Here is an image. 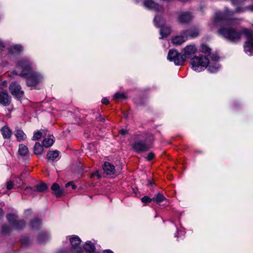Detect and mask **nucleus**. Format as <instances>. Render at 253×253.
Listing matches in <instances>:
<instances>
[{"label": "nucleus", "instance_id": "obj_1", "mask_svg": "<svg viewBox=\"0 0 253 253\" xmlns=\"http://www.w3.org/2000/svg\"><path fill=\"white\" fill-rule=\"evenodd\" d=\"M192 69L200 72L208 67V70L211 73H215L220 69V65L216 62H210L209 58L206 56H194L191 59Z\"/></svg>", "mask_w": 253, "mask_h": 253}, {"label": "nucleus", "instance_id": "obj_2", "mask_svg": "<svg viewBox=\"0 0 253 253\" xmlns=\"http://www.w3.org/2000/svg\"><path fill=\"white\" fill-rule=\"evenodd\" d=\"M217 34L229 42L235 43L236 41H240L243 33V29L237 31L235 28L232 27H221L217 31Z\"/></svg>", "mask_w": 253, "mask_h": 253}, {"label": "nucleus", "instance_id": "obj_3", "mask_svg": "<svg viewBox=\"0 0 253 253\" xmlns=\"http://www.w3.org/2000/svg\"><path fill=\"white\" fill-rule=\"evenodd\" d=\"M244 35L247 40L244 43V50L246 53L253 55V35L251 30L247 28H243Z\"/></svg>", "mask_w": 253, "mask_h": 253}, {"label": "nucleus", "instance_id": "obj_4", "mask_svg": "<svg viewBox=\"0 0 253 253\" xmlns=\"http://www.w3.org/2000/svg\"><path fill=\"white\" fill-rule=\"evenodd\" d=\"M234 14V11L229 10L228 8H225L223 12H218L215 13L214 22L215 23H220L232 21L233 20L232 17Z\"/></svg>", "mask_w": 253, "mask_h": 253}, {"label": "nucleus", "instance_id": "obj_5", "mask_svg": "<svg viewBox=\"0 0 253 253\" xmlns=\"http://www.w3.org/2000/svg\"><path fill=\"white\" fill-rule=\"evenodd\" d=\"M167 58L170 61H173L176 65H181L185 61L183 54L175 49L169 50Z\"/></svg>", "mask_w": 253, "mask_h": 253}, {"label": "nucleus", "instance_id": "obj_6", "mask_svg": "<svg viewBox=\"0 0 253 253\" xmlns=\"http://www.w3.org/2000/svg\"><path fill=\"white\" fill-rule=\"evenodd\" d=\"M9 90L13 97L17 100H21L24 97V92L16 82H13L10 84Z\"/></svg>", "mask_w": 253, "mask_h": 253}, {"label": "nucleus", "instance_id": "obj_7", "mask_svg": "<svg viewBox=\"0 0 253 253\" xmlns=\"http://www.w3.org/2000/svg\"><path fill=\"white\" fill-rule=\"evenodd\" d=\"M17 67L20 68L21 72L19 74L21 77H26L30 75L32 71V67L29 62L26 60L18 61L16 64Z\"/></svg>", "mask_w": 253, "mask_h": 253}, {"label": "nucleus", "instance_id": "obj_8", "mask_svg": "<svg viewBox=\"0 0 253 253\" xmlns=\"http://www.w3.org/2000/svg\"><path fill=\"white\" fill-rule=\"evenodd\" d=\"M6 218L13 228H21L25 225V222L23 220L18 221L17 216L14 214H8Z\"/></svg>", "mask_w": 253, "mask_h": 253}, {"label": "nucleus", "instance_id": "obj_9", "mask_svg": "<svg viewBox=\"0 0 253 253\" xmlns=\"http://www.w3.org/2000/svg\"><path fill=\"white\" fill-rule=\"evenodd\" d=\"M144 5L148 9L154 10L156 12H161L163 10V7L153 0H145Z\"/></svg>", "mask_w": 253, "mask_h": 253}, {"label": "nucleus", "instance_id": "obj_10", "mask_svg": "<svg viewBox=\"0 0 253 253\" xmlns=\"http://www.w3.org/2000/svg\"><path fill=\"white\" fill-rule=\"evenodd\" d=\"M70 242L72 247V251L75 253H80V251H81L80 248V244L81 240L77 236H72L70 238Z\"/></svg>", "mask_w": 253, "mask_h": 253}, {"label": "nucleus", "instance_id": "obj_11", "mask_svg": "<svg viewBox=\"0 0 253 253\" xmlns=\"http://www.w3.org/2000/svg\"><path fill=\"white\" fill-rule=\"evenodd\" d=\"M132 148L135 152L140 153L148 150L150 147L145 142L137 141L134 142Z\"/></svg>", "mask_w": 253, "mask_h": 253}, {"label": "nucleus", "instance_id": "obj_12", "mask_svg": "<svg viewBox=\"0 0 253 253\" xmlns=\"http://www.w3.org/2000/svg\"><path fill=\"white\" fill-rule=\"evenodd\" d=\"M11 102V98L6 91L0 92V104L3 106H7Z\"/></svg>", "mask_w": 253, "mask_h": 253}, {"label": "nucleus", "instance_id": "obj_13", "mask_svg": "<svg viewBox=\"0 0 253 253\" xmlns=\"http://www.w3.org/2000/svg\"><path fill=\"white\" fill-rule=\"evenodd\" d=\"M184 53L182 54L184 58L185 59V61L186 60V59L187 58H189L190 56L195 54V53L196 52L197 49L195 46V45H189L186 46L184 48Z\"/></svg>", "mask_w": 253, "mask_h": 253}, {"label": "nucleus", "instance_id": "obj_14", "mask_svg": "<svg viewBox=\"0 0 253 253\" xmlns=\"http://www.w3.org/2000/svg\"><path fill=\"white\" fill-rule=\"evenodd\" d=\"M103 169L105 173L107 175H114L116 173L115 167L109 162L104 163Z\"/></svg>", "mask_w": 253, "mask_h": 253}, {"label": "nucleus", "instance_id": "obj_15", "mask_svg": "<svg viewBox=\"0 0 253 253\" xmlns=\"http://www.w3.org/2000/svg\"><path fill=\"white\" fill-rule=\"evenodd\" d=\"M182 34L186 38L190 37L191 39H193L199 36V33L197 29H188L186 30L183 31Z\"/></svg>", "mask_w": 253, "mask_h": 253}, {"label": "nucleus", "instance_id": "obj_16", "mask_svg": "<svg viewBox=\"0 0 253 253\" xmlns=\"http://www.w3.org/2000/svg\"><path fill=\"white\" fill-rule=\"evenodd\" d=\"M191 19V15L190 12H185L181 13L178 17V21L180 23H187Z\"/></svg>", "mask_w": 253, "mask_h": 253}, {"label": "nucleus", "instance_id": "obj_17", "mask_svg": "<svg viewBox=\"0 0 253 253\" xmlns=\"http://www.w3.org/2000/svg\"><path fill=\"white\" fill-rule=\"evenodd\" d=\"M51 189L53 191V194L56 197H60L63 195V190L60 187L57 183H54Z\"/></svg>", "mask_w": 253, "mask_h": 253}, {"label": "nucleus", "instance_id": "obj_18", "mask_svg": "<svg viewBox=\"0 0 253 253\" xmlns=\"http://www.w3.org/2000/svg\"><path fill=\"white\" fill-rule=\"evenodd\" d=\"M160 34L162 38H167L171 33V29L169 26L162 25L160 28Z\"/></svg>", "mask_w": 253, "mask_h": 253}, {"label": "nucleus", "instance_id": "obj_19", "mask_svg": "<svg viewBox=\"0 0 253 253\" xmlns=\"http://www.w3.org/2000/svg\"><path fill=\"white\" fill-rule=\"evenodd\" d=\"M182 35L177 36L171 39V42L174 45H180L185 42V37L181 33Z\"/></svg>", "mask_w": 253, "mask_h": 253}, {"label": "nucleus", "instance_id": "obj_20", "mask_svg": "<svg viewBox=\"0 0 253 253\" xmlns=\"http://www.w3.org/2000/svg\"><path fill=\"white\" fill-rule=\"evenodd\" d=\"M84 249L88 253H96L95 252V248L91 241H87L84 245Z\"/></svg>", "mask_w": 253, "mask_h": 253}, {"label": "nucleus", "instance_id": "obj_21", "mask_svg": "<svg viewBox=\"0 0 253 253\" xmlns=\"http://www.w3.org/2000/svg\"><path fill=\"white\" fill-rule=\"evenodd\" d=\"M9 52L11 54H14L15 53H19L23 50V47L20 44H15L13 46L10 47L9 49Z\"/></svg>", "mask_w": 253, "mask_h": 253}, {"label": "nucleus", "instance_id": "obj_22", "mask_svg": "<svg viewBox=\"0 0 253 253\" xmlns=\"http://www.w3.org/2000/svg\"><path fill=\"white\" fill-rule=\"evenodd\" d=\"M14 135L19 141H22L26 139V135L22 130L17 129L15 131Z\"/></svg>", "mask_w": 253, "mask_h": 253}, {"label": "nucleus", "instance_id": "obj_23", "mask_svg": "<svg viewBox=\"0 0 253 253\" xmlns=\"http://www.w3.org/2000/svg\"><path fill=\"white\" fill-rule=\"evenodd\" d=\"M27 86L32 88H39L41 84L40 80H26Z\"/></svg>", "mask_w": 253, "mask_h": 253}, {"label": "nucleus", "instance_id": "obj_24", "mask_svg": "<svg viewBox=\"0 0 253 253\" xmlns=\"http://www.w3.org/2000/svg\"><path fill=\"white\" fill-rule=\"evenodd\" d=\"M154 23L156 27L160 28L162 25H165L164 21L161 16L156 15L154 18Z\"/></svg>", "mask_w": 253, "mask_h": 253}, {"label": "nucleus", "instance_id": "obj_25", "mask_svg": "<svg viewBox=\"0 0 253 253\" xmlns=\"http://www.w3.org/2000/svg\"><path fill=\"white\" fill-rule=\"evenodd\" d=\"M1 132L3 138H9L11 135L12 132L7 126H4L1 129Z\"/></svg>", "mask_w": 253, "mask_h": 253}, {"label": "nucleus", "instance_id": "obj_26", "mask_svg": "<svg viewBox=\"0 0 253 253\" xmlns=\"http://www.w3.org/2000/svg\"><path fill=\"white\" fill-rule=\"evenodd\" d=\"M58 156L59 152L58 151H50L47 154V158L49 160L54 161L58 157Z\"/></svg>", "mask_w": 253, "mask_h": 253}, {"label": "nucleus", "instance_id": "obj_27", "mask_svg": "<svg viewBox=\"0 0 253 253\" xmlns=\"http://www.w3.org/2000/svg\"><path fill=\"white\" fill-rule=\"evenodd\" d=\"M18 152L20 155L24 156L28 154L29 151L26 146L23 144H20L19 147Z\"/></svg>", "mask_w": 253, "mask_h": 253}, {"label": "nucleus", "instance_id": "obj_28", "mask_svg": "<svg viewBox=\"0 0 253 253\" xmlns=\"http://www.w3.org/2000/svg\"><path fill=\"white\" fill-rule=\"evenodd\" d=\"M43 151L42 146L40 143H36L34 146V152L36 155H41Z\"/></svg>", "mask_w": 253, "mask_h": 253}, {"label": "nucleus", "instance_id": "obj_29", "mask_svg": "<svg viewBox=\"0 0 253 253\" xmlns=\"http://www.w3.org/2000/svg\"><path fill=\"white\" fill-rule=\"evenodd\" d=\"M201 52L207 54L208 56H209L211 53V49L207 44H202L201 45Z\"/></svg>", "mask_w": 253, "mask_h": 253}, {"label": "nucleus", "instance_id": "obj_30", "mask_svg": "<svg viewBox=\"0 0 253 253\" xmlns=\"http://www.w3.org/2000/svg\"><path fill=\"white\" fill-rule=\"evenodd\" d=\"M165 200L166 198L164 196L160 193L157 194L153 198V201L156 202L158 204H160Z\"/></svg>", "mask_w": 253, "mask_h": 253}, {"label": "nucleus", "instance_id": "obj_31", "mask_svg": "<svg viewBox=\"0 0 253 253\" xmlns=\"http://www.w3.org/2000/svg\"><path fill=\"white\" fill-rule=\"evenodd\" d=\"M53 143V140L51 138H45L43 140L42 144L44 147L48 148Z\"/></svg>", "mask_w": 253, "mask_h": 253}, {"label": "nucleus", "instance_id": "obj_32", "mask_svg": "<svg viewBox=\"0 0 253 253\" xmlns=\"http://www.w3.org/2000/svg\"><path fill=\"white\" fill-rule=\"evenodd\" d=\"M47 189V186L44 183H42L36 187V190L38 192H44Z\"/></svg>", "mask_w": 253, "mask_h": 253}, {"label": "nucleus", "instance_id": "obj_33", "mask_svg": "<svg viewBox=\"0 0 253 253\" xmlns=\"http://www.w3.org/2000/svg\"><path fill=\"white\" fill-rule=\"evenodd\" d=\"M126 98V97L123 92H117L114 95V99L115 100L125 99Z\"/></svg>", "mask_w": 253, "mask_h": 253}, {"label": "nucleus", "instance_id": "obj_34", "mask_svg": "<svg viewBox=\"0 0 253 253\" xmlns=\"http://www.w3.org/2000/svg\"><path fill=\"white\" fill-rule=\"evenodd\" d=\"M41 223V221L37 218H34L31 221V226L33 228H37Z\"/></svg>", "mask_w": 253, "mask_h": 253}, {"label": "nucleus", "instance_id": "obj_35", "mask_svg": "<svg viewBox=\"0 0 253 253\" xmlns=\"http://www.w3.org/2000/svg\"><path fill=\"white\" fill-rule=\"evenodd\" d=\"M210 56V58L212 61L213 62H216L219 60L220 57L217 53H213L212 54H211L209 55Z\"/></svg>", "mask_w": 253, "mask_h": 253}, {"label": "nucleus", "instance_id": "obj_36", "mask_svg": "<svg viewBox=\"0 0 253 253\" xmlns=\"http://www.w3.org/2000/svg\"><path fill=\"white\" fill-rule=\"evenodd\" d=\"M43 77L42 75L38 73H33L30 78L29 79H42Z\"/></svg>", "mask_w": 253, "mask_h": 253}, {"label": "nucleus", "instance_id": "obj_37", "mask_svg": "<svg viewBox=\"0 0 253 253\" xmlns=\"http://www.w3.org/2000/svg\"><path fill=\"white\" fill-rule=\"evenodd\" d=\"M42 135V133L41 131H38L36 132H35L34 133L33 136V140H36L40 139Z\"/></svg>", "mask_w": 253, "mask_h": 253}, {"label": "nucleus", "instance_id": "obj_38", "mask_svg": "<svg viewBox=\"0 0 253 253\" xmlns=\"http://www.w3.org/2000/svg\"><path fill=\"white\" fill-rule=\"evenodd\" d=\"M141 201L143 203H149L153 201V198H150L149 197L145 196L141 199Z\"/></svg>", "mask_w": 253, "mask_h": 253}, {"label": "nucleus", "instance_id": "obj_39", "mask_svg": "<svg viewBox=\"0 0 253 253\" xmlns=\"http://www.w3.org/2000/svg\"><path fill=\"white\" fill-rule=\"evenodd\" d=\"M245 11H247L246 6L242 7L240 5H238L235 10V12L237 13L244 12Z\"/></svg>", "mask_w": 253, "mask_h": 253}, {"label": "nucleus", "instance_id": "obj_40", "mask_svg": "<svg viewBox=\"0 0 253 253\" xmlns=\"http://www.w3.org/2000/svg\"><path fill=\"white\" fill-rule=\"evenodd\" d=\"M13 187V183L11 181H8L6 182V188L8 190L11 189Z\"/></svg>", "mask_w": 253, "mask_h": 253}, {"label": "nucleus", "instance_id": "obj_41", "mask_svg": "<svg viewBox=\"0 0 253 253\" xmlns=\"http://www.w3.org/2000/svg\"><path fill=\"white\" fill-rule=\"evenodd\" d=\"M91 177H96L97 179H99L101 177L100 175L99 174L98 171H96L92 173L90 175Z\"/></svg>", "mask_w": 253, "mask_h": 253}, {"label": "nucleus", "instance_id": "obj_42", "mask_svg": "<svg viewBox=\"0 0 253 253\" xmlns=\"http://www.w3.org/2000/svg\"><path fill=\"white\" fill-rule=\"evenodd\" d=\"M10 230V228L8 225H4L3 226L2 231L3 233H8Z\"/></svg>", "mask_w": 253, "mask_h": 253}, {"label": "nucleus", "instance_id": "obj_43", "mask_svg": "<svg viewBox=\"0 0 253 253\" xmlns=\"http://www.w3.org/2000/svg\"><path fill=\"white\" fill-rule=\"evenodd\" d=\"M154 157V154L153 152H150L148 154L146 159L148 161H150Z\"/></svg>", "mask_w": 253, "mask_h": 253}, {"label": "nucleus", "instance_id": "obj_44", "mask_svg": "<svg viewBox=\"0 0 253 253\" xmlns=\"http://www.w3.org/2000/svg\"><path fill=\"white\" fill-rule=\"evenodd\" d=\"M45 237L44 234H40L38 237V240L39 243H42L44 241V238Z\"/></svg>", "mask_w": 253, "mask_h": 253}, {"label": "nucleus", "instance_id": "obj_45", "mask_svg": "<svg viewBox=\"0 0 253 253\" xmlns=\"http://www.w3.org/2000/svg\"><path fill=\"white\" fill-rule=\"evenodd\" d=\"M70 186H72V189H74L76 188V186L75 184H74V183L72 182H69L68 183H67L66 184V187H68Z\"/></svg>", "mask_w": 253, "mask_h": 253}, {"label": "nucleus", "instance_id": "obj_46", "mask_svg": "<svg viewBox=\"0 0 253 253\" xmlns=\"http://www.w3.org/2000/svg\"><path fill=\"white\" fill-rule=\"evenodd\" d=\"M247 11L253 12V5H250L246 6Z\"/></svg>", "mask_w": 253, "mask_h": 253}, {"label": "nucleus", "instance_id": "obj_47", "mask_svg": "<svg viewBox=\"0 0 253 253\" xmlns=\"http://www.w3.org/2000/svg\"><path fill=\"white\" fill-rule=\"evenodd\" d=\"M101 102L104 104H108L109 102V100L107 98H103Z\"/></svg>", "mask_w": 253, "mask_h": 253}, {"label": "nucleus", "instance_id": "obj_48", "mask_svg": "<svg viewBox=\"0 0 253 253\" xmlns=\"http://www.w3.org/2000/svg\"><path fill=\"white\" fill-rule=\"evenodd\" d=\"M120 132L122 135H125L126 133H127V131L126 130V129H121L120 131Z\"/></svg>", "mask_w": 253, "mask_h": 253}, {"label": "nucleus", "instance_id": "obj_49", "mask_svg": "<svg viewBox=\"0 0 253 253\" xmlns=\"http://www.w3.org/2000/svg\"><path fill=\"white\" fill-rule=\"evenodd\" d=\"M3 211L1 209H0V219L3 216Z\"/></svg>", "mask_w": 253, "mask_h": 253}, {"label": "nucleus", "instance_id": "obj_50", "mask_svg": "<svg viewBox=\"0 0 253 253\" xmlns=\"http://www.w3.org/2000/svg\"><path fill=\"white\" fill-rule=\"evenodd\" d=\"M103 253H114L110 250H106L104 251Z\"/></svg>", "mask_w": 253, "mask_h": 253}, {"label": "nucleus", "instance_id": "obj_51", "mask_svg": "<svg viewBox=\"0 0 253 253\" xmlns=\"http://www.w3.org/2000/svg\"><path fill=\"white\" fill-rule=\"evenodd\" d=\"M12 74H13V75H18L17 72L15 70H14L12 72Z\"/></svg>", "mask_w": 253, "mask_h": 253}, {"label": "nucleus", "instance_id": "obj_52", "mask_svg": "<svg viewBox=\"0 0 253 253\" xmlns=\"http://www.w3.org/2000/svg\"><path fill=\"white\" fill-rule=\"evenodd\" d=\"M31 188H27V189L25 190V191H26L30 190H31Z\"/></svg>", "mask_w": 253, "mask_h": 253}, {"label": "nucleus", "instance_id": "obj_53", "mask_svg": "<svg viewBox=\"0 0 253 253\" xmlns=\"http://www.w3.org/2000/svg\"><path fill=\"white\" fill-rule=\"evenodd\" d=\"M93 146V144H89L88 147H91V146Z\"/></svg>", "mask_w": 253, "mask_h": 253}]
</instances>
